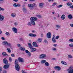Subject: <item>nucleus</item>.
<instances>
[{"label": "nucleus", "mask_w": 73, "mask_h": 73, "mask_svg": "<svg viewBox=\"0 0 73 73\" xmlns=\"http://www.w3.org/2000/svg\"><path fill=\"white\" fill-rule=\"evenodd\" d=\"M3 61L4 64H6V65H4V69H8V68L9 67V64H8V60L6 58H4L3 59Z\"/></svg>", "instance_id": "obj_1"}, {"label": "nucleus", "mask_w": 73, "mask_h": 73, "mask_svg": "<svg viewBox=\"0 0 73 73\" xmlns=\"http://www.w3.org/2000/svg\"><path fill=\"white\" fill-rule=\"evenodd\" d=\"M15 69L16 70H17V71H19V70H20V66L19 64H18V62L17 59H15Z\"/></svg>", "instance_id": "obj_2"}, {"label": "nucleus", "mask_w": 73, "mask_h": 73, "mask_svg": "<svg viewBox=\"0 0 73 73\" xmlns=\"http://www.w3.org/2000/svg\"><path fill=\"white\" fill-rule=\"evenodd\" d=\"M2 44L3 45H7V46H9L10 48H12V45L10 43L8 42L7 41H4L2 42Z\"/></svg>", "instance_id": "obj_3"}, {"label": "nucleus", "mask_w": 73, "mask_h": 73, "mask_svg": "<svg viewBox=\"0 0 73 73\" xmlns=\"http://www.w3.org/2000/svg\"><path fill=\"white\" fill-rule=\"evenodd\" d=\"M46 55L45 54H42L39 56V58L41 59H43V58H46Z\"/></svg>", "instance_id": "obj_4"}, {"label": "nucleus", "mask_w": 73, "mask_h": 73, "mask_svg": "<svg viewBox=\"0 0 73 73\" xmlns=\"http://www.w3.org/2000/svg\"><path fill=\"white\" fill-rule=\"evenodd\" d=\"M28 6L29 7V9L31 10H32L34 9V6H33V4H28Z\"/></svg>", "instance_id": "obj_5"}, {"label": "nucleus", "mask_w": 73, "mask_h": 73, "mask_svg": "<svg viewBox=\"0 0 73 73\" xmlns=\"http://www.w3.org/2000/svg\"><path fill=\"white\" fill-rule=\"evenodd\" d=\"M68 73H73V67L72 68L71 67H70L68 69H67Z\"/></svg>", "instance_id": "obj_6"}, {"label": "nucleus", "mask_w": 73, "mask_h": 73, "mask_svg": "<svg viewBox=\"0 0 73 73\" xmlns=\"http://www.w3.org/2000/svg\"><path fill=\"white\" fill-rule=\"evenodd\" d=\"M18 60L19 61V62H24V58H18Z\"/></svg>", "instance_id": "obj_7"}, {"label": "nucleus", "mask_w": 73, "mask_h": 73, "mask_svg": "<svg viewBox=\"0 0 73 73\" xmlns=\"http://www.w3.org/2000/svg\"><path fill=\"white\" fill-rule=\"evenodd\" d=\"M30 20L31 21H36V20H37V18L35 17H32L30 19Z\"/></svg>", "instance_id": "obj_8"}, {"label": "nucleus", "mask_w": 73, "mask_h": 73, "mask_svg": "<svg viewBox=\"0 0 73 73\" xmlns=\"http://www.w3.org/2000/svg\"><path fill=\"white\" fill-rule=\"evenodd\" d=\"M52 37V34L50 32H49L47 34V38H50Z\"/></svg>", "instance_id": "obj_9"}, {"label": "nucleus", "mask_w": 73, "mask_h": 73, "mask_svg": "<svg viewBox=\"0 0 73 73\" xmlns=\"http://www.w3.org/2000/svg\"><path fill=\"white\" fill-rule=\"evenodd\" d=\"M12 30L13 32L15 33H17V29L15 27H13L12 28Z\"/></svg>", "instance_id": "obj_10"}, {"label": "nucleus", "mask_w": 73, "mask_h": 73, "mask_svg": "<svg viewBox=\"0 0 73 73\" xmlns=\"http://www.w3.org/2000/svg\"><path fill=\"white\" fill-rule=\"evenodd\" d=\"M29 36H30V37H36L37 36V35H36L32 34V33H30L29 35Z\"/></svg>", "instance_id": "obj_11"}, {"label": "nucleus", "mask_w": 73, "mask_h": 73, "mask_svg": "<svg viewBox=\"0 0 73 73\" xmlns=\"http://www.w3.org/2000/svg\"><path fill=\"white\" fill-rule=\"evenodd\" d=\"M5 18L4 16H3V15L0 14V21H3Z\"/></svg>", "instance_id": "obj_12"}, {"label": "nucleus", "mask_w": 73, "mask_h": 73, "mask_svg": "<svg viewBox=\"0 0 73 73\" xmlns=\"http://www.w3.org/2000/svg\"><path fill=\"white\" fill-rule=\"evenodd\" d=\"M25 52H26V53L28 54L29 57H31V52H29V51L28 50H26L25 51Z\"/></svg>", "instance_id": "obj_13"}, {"label": "nucleus", "mask_w": 73, "mask_h": 73, "mask_svg": "<svg viewBox=\"0 0 73 73\" xmlns=\"http://www.w3.org/2000/svg\"><path fill=\"white\" fill-rule=\"evenodd\" d=\"M33 46L35 47H38V46L37 44V43L35 42H34L32 44Z\"/></svg>", "instance_id": "obj_14"}, {"label": "nucleus", "mask_w": 73, "mask_h": 73, "mask_svg": "<svg viewBox=\"0 0 73 73\" xmlns=\"http://www.w3.org/2000/svg\"><path fill=\"white\" fill-rule=\"evenodd\" d=\"M54 69H56L57 70H61V68L58 66H56L54 67Z\"/></svg>", "instance_id": "obj_15"}, {"label": "nucleus", "mask_w": 73, "mask_h": 73, "mask_svg": "<svg viewBox=\"0 0 73 73\" xmlns=\"http://www.w3.org/2000/svg\"><path fill=\"white\" fill-rule=\"evenodd\" d=\"M68 17L69 19H73V16H72V15L71 14L68 15Z\"/></svg>", "instance_id": "obj_16"}, {"label": "nucleus", "mask_w": 73, "mask_h": 73, "mask_svg": "<svg viewBox=\"0 0 73 73\" xmlns=\"http://www.w3.org/2000/svg\"><path fill=\"white\" fill-rule=\"evenodd\" d=\"M44 5V3H39V7L41 8H43V7H44L43 6V5Z\"/></svg>", "instance_id": "obj_17"}, {"label": "nucleus", "mask_w": 73, "mask_h": 73, "mask_svg": "<svg viewBox=\"0 0 73 73\" xmlns=\"http://www.w3.org/2000/svg\"><path fill=\"white\" fill-rule=\"evenodd\" d=\"M2 55L4 56H8V54L6 52H3L2 53Z\"/></svg>", "instance_id": "obj_18"}, {"label": "nucleus", "mask_w": 73, "mask_h": 73, "mask_svg": "<svg viewBox=\"0 0 73 73\" xmlns=\"http://www.w3.org/2000/svg\"><path fill=\"white\" fill-rule=\"evenodd\" d=\"M28 46L29 48H30V49H31L32 48L33 46H32V44H31V43H28Z\"/></svg>", "instance_id": "obj_19"}, {"label": "nucleus", "mask_w": 73, "mask_h": 73, "mask_svg": "<svg viewBox=\"0 0 73 73\" xmlns=\"http://www.w3.org/2000/svg\"><path fill=\"white\" fill-rule=\"evenodd\" d=\"M30 49H31V52H35V51H36L37 50V49L33 48H31Z\"/></svg>", "instance_id": "obj_20"}, {"label": "nucleus", "mask_w": 73, "mask_h": 73, "mask_svg": "<svg viewBox=\"0 0 73 73\" xmlns=\"http://www.w3.org/2000/svg\"><path fill=\"white\" fill-rule=\"evenodd\" d=\"M65 15H62L61 17V18L62 20H64L65 19Z\"/></svg>", "instance_id": "obj_21"}, {"label": "nucleus", "mask_w": 73, "mask_h": 73, "mask_svg": "<svg viewBox=\"0 0 73 73\" xmlns=\"http://www.w3.org/2000/svg\"><path fill=\"white\" fill-rule=\"evenodd\" d=\"M20 50H22V51H24V50H25V48L22 47H21L20 48Z\"/></svg>", "instance_id": "obj_22"}, {"label": "nucleus", "mask_w": 73, "mask_h": 73, "mask_svg": "<svg viewBox=\"0 0 73 73\" xmlns=\"http://www.w3.org/2000/svg\"><path fill=\"white\" fill-rule=\"evenodd\" d=\"M52 42L54 43L56 42V40L55 39V38L52 37Z\"/></svg>", "instance_id": "obj_23"}, {"label": "nucleus", "mask_w": 73, "mask_h": 73, "mask_svg": "<svg viewBox=\"0 0 73 73\" xmlns=\"http://www.w3.org/2000/svg\"><path fill=\"white\" fill-rule=\"evenodd\" d=\"M45 66H49V65H50V64L48 62H45Z\"/></svg>", "instance_id": "obj_24"}, {"label": "nucleus", "mask_w": 73, "mask_h": 73, "mask_svg": "<svg viewBox=\"0 0 73 73\" xmlns=\"http://www.w3.org/2000/svg\"><path fill=\"white\" fill-rule=\"evenodd\" d=\"M61 63L62 64L64 65H67V63H66V62H64V61H62Z\"/></svg>", "instance_id": "obj_25"}, {"label": "nucleus", "mask_w": 73, "mask_h": 73, "mask_svg": "<svg viewBox=\"0 0 73 73\" xmlns=\"http://www.w3.org/2000/svg\"><path fill=\"white\" fill-rule=\"evenodd\" d=\"M45 62H46V60H43L41 61V64H44Z\"/></svg>", "instance_id": "obj_26"}, {"label": "nucleus", "mask_w": 73, "mask_h": 73, "mask_svg": "<svg viewBox=\"0 0 73 73\" xmlns=\"http://www.w3.org/2000/svg\"><path fill=\"white\" fill-rule=\"evenodd\" d=\"M38 41L39 42H41L42 41V38H39L38 39Z\"/></svg>", "instance_id": "obj_27"}, {"label": "nucleus", "mask_w": 73, "mask_h": 73, "mask_svg": "<svg viewBox=\"0 0 73 73\" xmlns=\"http://www.w3.org/2000/svg\"><path fill=\"white\" fill-rule=\"evenodd\" d=\"M66 4L67 5H68V6H71V5H72V3L68 2Z\"/></svg>", "instance_id": "obj_28"}, {"label": "nucleus", "mask_w": 73, "mask_h": 73, "mask_svg": "<svg viewBox=\"0 0 73 73\" xmlns=\"http://www.w3.org/2000/svg\"><path fill=\"white\" fill-rule=\"evenodd\" d=\"M11 16L12 17H15V16H16V15L15 14L12 13L11 14Z\"/></svg>", "instance_id": "obj_29"}, {"label": "nucleus", "mask_w": 73, "mask_h": 73, "mask_svg": "<svg viewBox=\"0 0 73 73\" xmlns=\"http://www.w3.org/2000/svg\"><path fill=\"white\" fill-rule=\"evenodd\" d=\"M7 50L8 51V52H9V53H11V50L10 48H8Z\"/></svg>", "instance_id": "obj_30"}, {"label": "nucleus", "mask_w": 73, "mask_h": 73, "mask_svg": "<svg viewBox=\"0 0 73 73\" xmlns=\"http://www.w3.org/2000/svg\"><path fill=\"white\" fill-rule=\"evenodd\" d=\"M27 25L28 26H32V23L31 22H29L28 23Z\"/></svg>", "instance_id": "obj_31"}, {"label": "nucleus", "mask_w": 73, "mask_h": 73, "mask_svg": "<svg viewBox=\"0 0 73 73\" xmlns=\"http://www.w3.org/2000/svg\"><path fill=\"white\" fill-rule=\"evenodd\" d=\"M31 23L32 25H35V22L34 21H31Z\"/></svg>", "instance_id": "obj_32"}, {"label": "nucleus", "mask_w": 73, "mask_h": 73, "mask_svg": "<svg viewBox=\"0 0 73 73\" xmlns=\"http://www.w3.org/2000/svg\"><path fill=\"white\" fill-rule=\"evenodd\" d=\"M13 6H14V7H17V4L16 3H14Z\"/></svg>", "instance_id": "obj_33"}, {"label": "nucleus", "mask_w": 73, "mask_h": 73, "mask_svg": "<svg viewBox=\"0 0 73 73\" xmlns=\"http://www.w3.org/2000/svg\"><path fill=\"white\" fill-rule=\"evenodd\" d=\"M69 41L73 42V39H70L69 40Z\"/></svg>", "instance_id": "obj_34"}, {"label": "nucleus", "mask_w": 73, "mask_h": 73, "mask_svg": "<svg viewBox=\"0 0 73 73\" xmlns=\"http://www.w3.org/2000/svg\"><path fill=\"white\" fill-rule=\"evenodd\" d=\"M23 12H25V11H26V8L25 7H24L23 8Z\"/></svg>", "instance_id": "obj_35"}, {"label": "nucleus", "mask_w": 73, "mask_h": 73, "mask_svg": "<svg viewBox=\"0 0 73 73\" xmlns=\"http://www.w3.org/2000/svg\"><path fill=\"white\" fill-rule=\"evenodd\" d=\"M56 28H57L59 29L60 28V26L59 25H57L56 26Z\"/></svg>", "instance_id": "obj_36"}, {"label": "nucleus", "mask_w": 73, "mask_h": 73, "mask_svg": "<svg viewBox=\"0 0 73 73\" xmlns=\"http://www.w3.org/2000/svg\"><path fill=\"white\" fill-rule=\"evenodd\" d=\"M69 46L70 47H73V44L71 43V44H69Z\"/></svg>", "instance_id": "obj_37"}, {"label": "nucleus", "mask_w": 73, "mask_h": 73, "mask_svg": "<svg viewBox=\"0 0 73 73\" xmlns=\"http://www.w3.org/2000/svg\"><path fill=\"white\" fill-rule=\"evenodd\" d=\"M5 34L6 35H7L8 36H9V35H10V34H9V32L6 33Z\"/></svg>", "instance_id": "obj_38"}, {"label": "nucleus", "mask_w": 73, "mask_h": 73, "mask_svg": "<svg viewBox=\"0 0 73 73\" xmlns=\"http://www.w3.org/2000/svg\"><path fill=\"white\" fill-rule=\"evenodd\" d=\"M62 7V5H58L57 7V8H60V7Z\"/></svg>", "instance_id": "obj_39"}, {"label": "nucleus", "mask_w": 73, "mask_h": 73, "mask_svg": "<svg viewBox=\"0 0 73 73\" xmlns=\"http://www.w3.org/2000/svg\"><path fill=\"white\" fill-rule=\"evenodd\" d=\"M37 17H38L39 19L40 18H41L42 17L41 16L39 15H37Z\"/></svg>", "instance_id": "obj_40"}, {"label": "nucleus", "mask_w": 73, "mask_h": 73, "mask_svg": "<svg viewBox=\"0 0 73 73\" xmlns=\"http://www.w3.org/2000/svg\"><path fill=\"white\" fill-rule=\"evenodd\" d=\"M44 42L45 43H47V44L48 43V42L47 41V40L46 39H45Z\"/></svg>", "instance_id": "obj_41"}, {"label": "nucleus", "mask_w": 73, "mask_h": 73, "mask_svg": "<svg viewBox=\"0 0 73 73\" xmlns=\"http://www.w3.org/2000/svg\"><path fill=\"white\" fill-rule=\"evenodd\" d=\"M68 58H72V55H68Z\"/></svg>", "instance_id": "obj_42"}, {"label": "nucleus", "mask_w": 73, "mask_h": 73, "mask_svg": "<svg viewBox=\"0 0 73 73\" xmlns=\"http://www.w3.org/2000/svg\"><path fill=\"white\" fill-rule=\"evenodd\" d=\"M12 58H11V57H9V60L10 62H12Z\"/></svg>", "instance_id": "obj_43"}, {"label": "nucleus", "mask_w": 73, "mask_h": 73, "mask_svg": "<svg viewBox=\"0 0 73 73\" xmlns=\"http://www.w3.org/2000/svg\"><path fill=\"white\" fill-rule=\"evenodd\" d=\"M33 6L34 5V7H37V5H36V4H35V3H33Z\"/></svg>", "instance_id": "obj_44"}, {"label": "nucleus", "mask_w": 73, "mask_h": 73, "mask_svg": "<svg viewBox=\"0 0 73 73\" xmlns=\"http://www.w3.org/2000/svg\"><path fill=\"white\" fill-rule=\"evenodd\" d=\"M11 56L12 57H15V54H11Z\"/></svg>", "instance_id": "obj_45"}, {"label": "nucleus", "mask_w": 73, "mask_h": 73, "mask_svg": "<svg viewBox=\"0 0 73 73\" xmlns=\"http://www.w3.org/2000/svg\"><path fill=\"white\" fill-rule=\"evenodd\" d=\"M21 6V5L20 4H18L17 5V7H20Z\"/></svg>", "instance_id": "obj_46"}, {"label": "nucleus", "mask_w": 73, "mask_h": 73, "mask_svg": "<svg viewBox=\"0 0 73 73\" xmlns=\"http://www.w3.org/2000/svg\"><path fill=\"white\" fill-rule=\"evenodd\" d=\"M3 73H7V71L5 70H3Z\"/></svg>", "instance_id": "obj_47"}, {"label": "nucleus", "mask_w": 73, "mask_h": 73, "mask_svg": "<svg viewBox=\"0 0 73 73\" xmlns=\"http://www.w3.org/2000/svg\"><path fill=\"white\" fill-rule=\"evenodd\" d=\"M1 39L2 40H5V38H4V37H1Z\"/></svg>", "instance_id": "obj_48"}, {"label": "nucleus", "mask_w": 73, "mask_h": 73, "mask_svg": "<svg viewBox=\"0 0 73 73\" xmlns=\"http://www.w3.org/2000/svg\"><path fill=\"white\" fill-rule=\"evenodd\" d=\"M53 46L55 47H56L57 46V44H54Z\"/></svg>", "instance_id": "obj_49"}, {"label": "nucleus", "mask_w": 73, "mask_h": 73, "mask_svg": "<svg viewBox=\"0 0 73 73\" xmlns=\"http://www.w3.org/2000/svg\"><path fill=\"white\" fill-rule=\"evenodd\" d=\"M56 3H54L53 4H52V6H55V5H56Z\"/></svg>", "instance_id": "obj_50"}, {"label": "nucleus", "mask_w": 73, "mask_h": 73, "mask_svg": "<svg viewBox=\"0 0 73 73\" xmlns=\"http://www.w3.org/2000/svg\"><path fill=\"white\" fill-rule=\"evenodd\" d=\"M17 45L18 47H20L21 46V45L20 44H17Z\"/></svg>", "instance_id": "obj_51"}, {"label": "nucleus", "mask_w": 73, "mask_h": 73, "mask_svg": "<svg viewBox=\"0 0 73 73\" xmlns=\"http://www.w3.org/2000/svg\"><path fill=\"white\" fill-rule=\"evenodd\" d=\"M59 36H57L56 37V39H58V38H59Z\"/></svg>", "instance_id": "obj_52"}, {"label": "nucleus", "mask_w": 73, "mask_h": 73, "mask_svg": "<svg viewBox=\"0 0 73 73\" xmlns=\"http://www.w3.org/2000/svg\"><path fill=\"white\" fill-rule=\"evenodd\" d=\"M13 1L15 2H17V1H19V0H13Z\"/></svg>", "instance_id": "obj_53"}, {"label": "nucleus", "mask_w": 73, "mask_h": 73, "mask_svg": "<svg viewBox=\"0 0 73 73\" xmlns=\"http://www.w3.org/2000/svg\"><path fill=\"white\" fill-rule=\"evenodd\" d=\"M70 26L71 27H73V24H71L70 25Z\"/></svg>", "instance_id": "obj_54"}, {"label": "nucleus", "mask_w": 73, "mask_h": 73, "mask_svg": "<svg viewBox=\"0 0 73 73\" xmlns=\"http://www.w3.org/2000/svg\"><path fill=\"white\" fill-rule=\"evenodd\" d=\"M1 11H4V9L1 8Z\"/></svg>", "instance_id": "obj_55"}, {"label": "nucleus", "mask_w": 73, "mask_h": 73, "mask_svg": "<svg viewBox=\"0 0 73 73\" xmlns=\"http://www.w3.org/2000/svg\"><path fill=\"white\" fill-rule=\"evenodd\" d=\"M14 24H15V25H18V24H17V23H14Z\"/></svg>", "instance_id": "obj_56"}, {"label": "nucleus", "mask_w": 73, "mask_h": 73, "mask_svg": "<svg viewBox=\"0 0 73 73\" xmlns=\"http://www.w3.org/2000/svg\"><path fill=\"white\" fill-rule=\"evenodd\" d=\"M2 67L0 66V72H1L2 71V70H1Z\"/></svg>", "instance_id": "obj_57"}, {"label": "nucleus", "mask_w": 73, "mask_h": 73, "mask_svg": "<svg viewBox=\"0 0 73 73\" xmlns=\"http://www.w3.org/2000/svg\"><path fill=\"white\" fill-rule=\"evenodd\" d=\"M70 8H73V5L70 6Z\"/></svg>", "instance_id": "obj_58"}, {"label": "nucleus", "mask_w": 73, "mask_h": 73, "mask_svg": "<svg viewBox=\"0 0 73 73\" xmlns=\"http://www.w3.org/2000/svg\"><path fill=\"white\" fill-rule=\"evenodd\" d=\"M53 50H56V48H54L52 49Z\"/></svg>", "instance_id": "obj_59"}, {"label": "nucleus", "mask_w": 73, "mask_h": 73, "mask_svg": "<svg viewBox=\"0 0 73 73\" xmlns=\"http://www.w3.org/2000/svg\"><path fill=\"white\" fill-rule=\"evenodd\" d=\"M53 0H48L49 2H50V1H53Z\"/></svg>", "instance_id": "obj_60"}, {"label": "nucleus", "mask_w": 73, "mask_h": 73, "mask_svg": "<svg viewBox=\"0 0 73 73\" xmlns=\"http://www.w3.org/2000/svg\"><path fill=\"white\" fill-rule=\"evenodd\" d=\"M55 35H53V37H53V38H55Z\"/></svg>", "instance_id": "obj_61"}, {"label": "nucleus", "mask_w": 73, "mask_h": 73, "mask_svg": "<svg viewBox=\"0 0 73 73\" xmlns=\"http://www.w3.org/2000/svg\"><path fill=\"white\" fill-rule=\"evenodd\" d=\"M52 60H56V58H53L52 59Z\"/></svg>", "instance_id": "obj_62"}, {"label": "nucleus", "mask_w": 73, "mask_h": 73, "mask_svg": "<svg viewBox=\"0 0 73 73\" xmlns=\"http://www.w3.org/2000/svg\"><path fill=\"white\" fill-rule=\"evenodd\" d=\"M2 33V31H1L0 30V34H1Z\"/></svg>", "instance_id": "obj_63"}, {"label": "nucleus", "mask_w": 73, "mask_h": 73, "mask_svg": "<svg viewBox=\"0 0 73 73\" xmlns=\"http://www.w3.org/2000/svg\"><path fill=\"white\" fill-rule=\"evenodd\" d=\"M41 37H43V34H41Z\"/></svg>", "instance_id": "obj_64"}]
</instances>
